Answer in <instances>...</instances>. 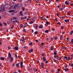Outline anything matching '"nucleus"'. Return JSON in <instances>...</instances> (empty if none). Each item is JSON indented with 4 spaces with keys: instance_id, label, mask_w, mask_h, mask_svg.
Returning a JSON list of instances; mask_svg holds the SVG:
<instances>
[{
    "instance_id": "obj_6",
    "label": "nucleus",
    "mask_w": 73,
    "mask_h": 73,
    "mask_svg": "<svg viewBox=\"0 0 73 73\" xmlns=\"http://www.w3.org/2000/svg\"><path fill=\"white\" fill-rule=\"evenodd\" d=\"M56 59L58 60H60L61 58V57L59 56L58 57H56Z\"/></svg>"
},
{
    "instance_id": "obj_15",
    "label": "nucleus",
    "mask_w": 73,
    "mask_h": 73,
    "mask_svg": "<svg viewBox=\"0 0 73 73\" xmlns=\"http://www.w3.org/2000/svg\"><path fill=\"white\" fill-rule=\"evenodd\" d=\"M15 12V10H11L9 11V12Z\"/></svg>"
},
{
    "instance_id": "obj_35",
    "label": "nucleus",
    "mask_w": 73,
    "mask_h": 73,
    "mask_svg": "<svg viewBox=\"0 0 73 73\" xmlns=\"http://www.w3.org/2000/svg\"><path fill=\"white\" fill-rule=\"evenodd\" d=\"M64 58H66V59H67V57L66 56H64Z\"/></svg>"
},
{
    "instance_id": "obj_27",
    "label": "nucleus",
    "mask_w": 73,
    "mask_h": 73,
    "mask_svg": "<svg viewBox=\"0 0 73 73\" xmlns=\"http://www.w3.org/2000/svg\"><path fill=\"white\" fill-rule=\"evenodd\" d=\"M27 26H28V24L27 23H25V27H27Z\"/></svg>"
},
{
    "instance_id": "obj_37",
    "label": "nucleus",
    "mask_w": 73,
    "mask_h": 73,
    "mask_svg": "<svg viewBox=\"0 0 73 73\" xmlns=\"http://www.w3.org/2000/svg\"><path fill=\"white\" fill-rule=\"evenodd\" d=\"M71 66L72 67H73V63L71 64Z\"/></svg>"
},
{
    "instance_id": "obj_64",
    "label": "nucleus",
    "mask_w": 73,
    "mask_h": 73,
    "mask_svg": "<svg viewBox=\"0 0 73 73\" xmlns=\"http://www.w3.org/2000/svg\"><path fill=\"white\" fill-rule=\"evenodd\" d=\"M13 73H17V72L16 71H15L14 72H13Z\"/></svg>"
},
{
    "instance_id": "obj_38",
    "label": "nucleus",
    "mask_w": 73,
    "mask_h": 73,
    "mask_svg": "<svg viewBox=\"0 0 73 73\" xmlns=\"http://www.w3.org/2000/svg\"><path fill=\"white\" fill-rule=\"evenodd\" d=\"M57 24H58V25H61V23H60V22H58L57 23Z\"/></svg>"
},
{
    "instance_id": "obj_36",
    "label": "nucleus",
    "mask_w": 73,
    "mask_h": 73,
    "mask_svg": "<svg viewBox=\"0 0 73 73\" xmlns=\"http://www.w3.org/2000/svg\"><path fill=\"white\" fill-rule=\"evenodd\" d=\"M41 44L42 46H43V45H44V43L43 42L41 43Z\"/></svg>"
},
{
    "instance_id": "obj_45",
    "label": "nucleus",
    "mask_w": 73,
    "mask_h": 73,
    "mask_svg": "<svg viewBox=\"0 0 73 73\" xmlns=\"http://www.w3.org/2000/svg\"><path fill=\"white\" fill-rule=\"evenodd\" d=\"M43 20H44V21H45V20H46V21H46V18H44L43 19Z\"/></svg>"
},
{
    "instance_id": "obj_16",
    "label": "nucleus",
    "mask_w": 73,
    "mask_h": 73,
    "mask_svg": "<svg viewBox=\"0 0 73 73\" xmlns=\"http://www.w3.org/2000/svg\"><path fill=\"white\" fill-rule=\"evenodd\" d=\"M65 4L66 5H69V3H68L67 1H66L65 2Z\"/></svg>"
},
{
    "instance_id": "obj_59",
    "label": "nucleus",
    "mask_w": 73,
    "mask_h": 73,
    "mask_svg": "<svg viewBox=\"0 0 73 73\" xmlns=\"http://www.w3.org/2000/svg\"><path fill=\"white\" fill-rule=\"evenodd\" d=\"M66 47H64L63 48V49H66Z\"/></svg>"
},
{
    "instance_id": "obj_21",
    "label": "nucleus",
    "mask_w": 73,
    "mask_h": 73,
    "mask_svg": "<svg viewBox=\"0 0 73 73\" xmlns=\"http://www.w3.org/2000/svg\"><path fill=\"white\" fill-rule=\"evenodd\" d=\"M70 59V57H68V58H67L66 60L67 61H69V60Z\"/></svg>"
},
{
    "instance_id": "obj_51",
    "label": "nucleus",
    "mask_w": 73,
    "mask_h": 73,
    "mask_svg": "<svg viewBox=\"0 0 73 73\" xmlns=\"http://www.w3.org/2000/svg\"><path fill=\"white\" fill-rule=\"evenodd\" d=\"M0 26H2V23L0 22Z\"/></svg>"
},
{
    "instance_id": "obj_22",
    "label": "nucleus",
    "mask_w": 73,
    "mask_h": 73,
    "mask_svg": "<svg viewBox=\"0 0 73 73\" xmlns=\"http://www.w3.org/2000/svg\"><path fill=\"white\" fill-rule=\"evenodd\" d=\"M34 22H33V21H31L29 22V24H33V23H34Z\"/></svg>"
},
{
    "instance_id": "obj_19",
    "label": "nucleus",
    "mask_w": 73,
    "mask_h": 73,
    "mask_svg": "<svg viewBox=\"0 0 73 73\" xmlns=\"http://www.w3.org/2000/svg\"><path fill=\"white\" fill-rule=\"evenodd\" d=\"M73 33V30L71 31L70 32V35H72Z\"/></svg>"
},
{
    "instance_id": "obj_10",
    "label": "nucleus",
    "mask_w": 73,
    "mask_h": 73,
    "mask_svg": "<svg viewBox=\"0 0 73 73\" xmlns=\"http://www.w3.org/2000/svg\"><path fill=\"white\" fill-rule=\"evenodd\" d=\"M54 54L55 56H56L57 55V52L56 51H54Z\"/></svg>"
},
{
    "instance_id": "obj_54",
    "label": "nucleus",
    "mask_w": 73,
    "mask_h": 73,
    "mask_svg": "<svg viewBox=\"0 0 73 73\" xmlns=\"http://www.w3.org/2000/svg\"><path fill=\"white\" fill-rule=\"evenodd\" d=\"M62 10H63L62 8H60V11H62Z\"/></svg>"
},
{
    "instance_id": "obj_60",
    "label": "nucleus",
    "mask_w": 73,
    "mask_h": 73,
    "mask_svg": "<svg viewBox=\"0 0 73 73\" xmlns=\"http://www.w3.org/2000/svg\"><path fill=\"white\" fill-rule=\"evenodd\" d=\"M73 57V54L71 55V57Z\"/></svg>"
},
{
    "instance_id": "obj_47",
    "label": "nucleus",
    "mask_w": 73,
    "mask_h": 73,
    "mask_svg": "<svg viewBox=\"0 0 73 73\" xmlns=\"http://www.w3.org/2000/svg\"><path fill=\"white\" fill-rule=\"evenodd\" d=\"M11 47L10 46H9L8 47V49H11Z\"/></svg>"
},
{
    "instance_id": "obj_5",
    "label": "nucleus",
    "mask_w": 73,
    "mask_h": 73,
    "mask_svg": "<svg viewBox=\"0 0 73 73\" xmlns=\"http://www.w3.org/2000/svg\"><path fill=\"white\" fill-rule=\"evenodd\" d=\"M64 21L66 22V23H69V19H66Z\"/></svg>"
},
{
    "instance_id": "obj_20",
    "label": "nucleus",
    "mask_w": 73,
    "mask_h": 73,
    "mask_svg": "<svg viewBox=\"0 0 73 73\" xmlns=\"http://www.w3.org/2000/svg\"><path fill=\"white\" fill-rule=\"evenodd\" d=\"M23 27V25L21 24L20 25V28H22Z\"/></svg>"
},
{
    "instance_id": "obj_4",
    "label": "nucleus",
    "mask_w": 73,
    "mask_h": 73,
    "mask_svg": "<svg viewBox=\"0 0 73 73\" xmlns=\"http://www.w3.org/2000/svg\"><path fill=\"white\" fill-rule=\"evenodd\" d=\"M33 49H31L29 50V53H31V52H33Z\"/></svg>"
},
{
    "instance_id": "obj_18",
    "label": "nucleus",
    "mask_w": 73,
    "mask_h": 73,
    "mask_svg": "<svg viewBox=\"0 0 73 73\" xmlns=\"http://www.w3.org/2000/svg\"><path fill=\"white\" fill-rule=\"evenodd\" d=\"M50 49L51 50H53V47L51 46Z\"/></svg>"
},
{
    "instance_id": "obj_23",
    "label": "nucleus",
    "mask_w": 73,
    "mask_h": 73,
    "mask_svg": "<svg viewBox=\"0 0 73 73\" xmlns=\"http://www.w3.org/2000/svg\"><path fill=\"white\" fill-rule=\"evenodd\" d=\"M62 35H61L60 36V40H62Z\"/></svg>"
},
{
    "instance_id": "obj_49",
    "label": "nucleus",
    "mask_w": 73,
    "mask_h": 73,
    "mask_svg": "<svg viewBox=\"0 0 73 73\" xmlns=\"http://www.w3.org/2000/svg\"><path fill=\"white\" fill-rule=\"evenodd\" d=\"M57 70L58 72H60V69L58 68L57 69Z\"/></svg>"
},
{
    "instance_id": "obj_62",
    "label": "nucleus",
    "mask_w": 73,
    "mask_h": 73,
    "mask_svg": "<svg viewBox=\"0 0 73 73\" xmlns=\"http://www.w3.org/2000/svg\"><path fill=\"white\" fill-rule=\"evenodd\" d=\"M42 57L44 56V54H42Z\"/></svg>"
},
{
    "instance_id": "obj_53",
    "label": "nucleus",
    "mask_w": 73,
    "mask_h": 73,
    "mask_svg": "<svg viewBox=\"0 0 73 73\" xmlns=\"http://www.w3.org/2000/svg\"><path fill=\"white\" fill-rule=\"evenodd\" d=\"M62 19H65V17H64V16L62 17Z\"/></svg>"
},
{
    "instance_id": "obj_55",
    "label": "nucleus",
    "mask_w": 73,
    "mask_h": 73,
    "mask_svg": "<svg viewBox=\"0 0 73 73\" xmlns=\"http://www.w3.org/2000/svg\"><path fill=\"white\" fill-rule=\"evenodd\" d=\"M68 13V15H70V12H69L68 13Z\"/></svg>"
},
{
    "instance_id": "obj_41",
    "label": "nucleus",
    "mask_w": 73,
    "mask_h": 73,
    "mask_svg": "<svg viewBox=\"0 0 73 73\" xmlns=\"http://www.w3.org/2000/svg\"><path fill=\"white\" fill-rule=\"evenodd\" d=\"M44 18V17H40V19H42Z\"/></svg>"
},
{
    "instance_id": "obj_44",
    "label": "nucleus",
    "mask_w": 73,
    "mask_h": 73,
    "mask_svg": "<svg viewBox=\"0 0 73 73\" xmlns=\"http://www.w3.org/2000/svg\"><path fill=\"white\" fill-rule=\"evenodd\" d=\"M57 16L58 17V16H60V14H57Z\"/></svg>"
},
{
    "instance_id": "obj_46",
    "label": "nucleus",
    "mask_w": 73,
    "mask_h": 73,
    "mask_svg": "<svg viewBox=\"0 0 73 73\" xmlns=\"http://www.w3.org/2000/svg\"><path fill=\"white\" fill-rule=\"evenodd\" d=\"M23 32H26V30H25V29H24L23 31Z\"/></svg>"
},
{
    "instance_id": "obj_8",
    "label": "nucleus",
    "mask_w": 73,
    "mask_h": 73,
    "mask_svg": "<svg viewBox=\"0 0 73 73\" xmlns=\"http://www.w3.org/2000/svg\"><path fill=\"white\" fill-rule=\"evenodd\" d=\"M42 58L44 61H46V58H45V56H44Z\"/></svg>"
},
{
    "instance_id": "obj_63",
    "label": "nucleus",
    "mask_w": 73,
    "mask_h": 73,
    "mask_svg": "<svg viewBox=\"0 0 73 73\" xmlns=\"http://www.w3.org/2000/svg\"><path fill=\"white\" fill-rule=\"evenodd\" d=\"M46 64L47 63H48V61H46L45 62Z\"/></svg>"
},
{
    "instance_id": "obj_39",
    "label": "nucleus",
    "mask_w": 73,
    "mask_h": 73,
    "mask_svg": "<svg viewBox=\"0 0 73 73\" xmlns=\"http://www.w3.org/2000/svg\"><path fill=\"white\" fill-rule=\"evenodd\" d=\"M71 43H72V42H73V39H71Z\"/></svg>"
},
{
    "instance_id": "obj_40",
    "label": "nucleus",
    "mask_w": 73,
    "mask_h": 73,
    "mask_svg": "<svg viewBox=\"0 0 73 73\" xmlns=\"http://www.w3.org/2000/svg\"><path fill=\"white\" fill-rule=\"evenodd\" d=\"M46 23L47 25H48V24H49V22H48V21L46 22Z\"/></svg>"
},
{
    "instance_id": "obj_25",
    "label": "nucleus",
    "mask_w": 73,
    "mask_h": 73,
    "mask_svg": "<svg viewBox=\"0 0 73 73\" xmlns=\"http://www.w3.org/2000/svg\"><path fill=\"white\" fill-rule=\"evenodd\" d=\"M38 33V31H36L35 33V35H37Z\"/></svg>"
},
{
    "instance_id": "obj_7",
    "label": "nucleus",
    "mask_w": 73,
    "mask_h": 73,
    "mask_svg": "<svg viewBox=\"0 0 73 73\" xmlns=\"http://www.w3.org/2000/svg\"><path fill=\"white\" fill-rule=\"evenodd\" d=\"M44 64L43 62H42L41 63L42 68H44Z\"/></svg>"
},
{
    "instance_id": "obj_42",
    "label": "nucleus",
    "mask_w": 73,
    "mask_h": 73,
    "mask_svg": "<svg viewBox=\"0 0 73 73\" xmlns=\"http://www.w3.org/2000/svg\"><path fill=\"white\" fill-rule=\"evenodd\" d=\"M14 27V25H13L12 27H11V29H13V27Z\"/></svg>"
},
{
    "instance_id": "obj_9",
    "label": "nucleus",
    "mask_w": 73,
    "mask_h": 73,
    "mask_svg": "<svg viewBox=\"0 0 73 73\" xmlns=\"http://www.w3.org/2000/svg\"><path fill=\"white\" fill-rule=\"evenodd\" d=\"M13 19L14 20H16V19H17V18L16 17H13Z\"/></svg>"
},
{
    "instance_id": "obj_12",
    "label": "nucleus",
    "mask_w": 73,
    "mask_h": 73,
    "mask_svg": "<svg viewBox=\"0 0 73 73\" xmlns=\"http://www.w3.org/2000/svg\"><path fill=\"white\" fill-rule=\"evenodd\" d=\"M39 28H41V29L43 28V26L42 25H40V26H39Z\"/></svg>"
},
{
    "instance_id": "obj_52",
    "label": "nucleus",
    "mask_w": 73,
    "mask_h": 73,
    "mask_svg": "<svg viewBox=\"0 0 73 73\" xmlns=\"http://www.w3.org/2000/svg\"><path fill=\"white\" fill-rule=\"evenodd\" d=\"M27 19V16H25L24 17V19Z\"/></svg>"
},
{
    "instance_id": "obj_50",
    "label": "nucleus",
    "mask_w": 73,
    "mask_h": 73,
    "mask_svg": "<svg viewBox=\"0 0 73 73\" xmlns=\"http://www.w3.org/2000/svg\"><path fill=\"white\" fill-rule=\"evenodd\" d=\"M2 10H3V12H4V10H5V8H3Z\"/></svg>"
},
{
    "instance_id": "obj_48",
    "label": "nucleus",
    "mask_w": 73,
    "mask_h": 73,
    "mask_svg": "<svg viewBox=\"0 0 73 73\" xmlns=\"http://www.w3.org/2000/svg\"><path fill=\"white\" fill-rule=\"evenodd\" d=\"M15 58H17V55L15 54Z\"/></svg>"
},
{
    "instance_id": "obj_29",
    "label": "nucleus",
    "mask_w": 73,
    "mask_h": 73,
    "mask_svg": "<svg viewBox=\"0 0 73 73\" xmlns=\"http://www.w3.org/2000/svg\"><path fill=\"white\" fill-rule=\"evenodd\" d=\"M20 65L19 64H16V66H17V67H19V66Z\"/></svg>"
},
{
    "instance_id": "obj_33",
    "label": "nucleus",
    "mask_w": 73,
    "mask_h": 73,
    "mask_svg": "<svg viewBox=\"0 0 73 73\" xmlns=\"http://www.w3.org/2000/svg\"><path fill=\"white\" fill-rule=\"evenodd\" d=\"M35 27L36 28V29H37V27H38V25H36Z\"/></svg>"
},
{
    "instance_id": "obj_58",
    "label": "nucleus",
    "mask_w": 73,
    "mask_h": 73,
    "mask_svg": "<svg viewBox=\"0 0 73 73\" xmlns=\"http://www.w3.org/2000/svg\"><path fill=\"white\" fill-rule=\"evenodd\" d=\"M36 42H38V40H36Z\"/></svg>"
},
{
    "instance_id": "obj_14",
    "label": "nucleus",
    "mask_w": 73,
    "mask_h": 73,
    "mask_svg": "<svg viewBox=\"0 0 73 73\" xmlns=\"http://www.w3.org/2000/svg\"><path fill=\"white\" fill-rule=\"evenodd\" d=\"M45 33H48V32H49V30H46L45 31Z\"/></svg>"
},
{
    "instance_id": "obj_28",
    "label": "nucleus",
    "mask_w": 73,
    "mask_h": 73,
    "mask_svg": "<svg viewBox=\"0 0 73 73\" xmlns=\"http://www.w3.org/2000/svg\"><path fill=\"white\" fill-rule=\"evenodd\" d=\"M13 24H14V25H15V21H13Z\"/></svg>"
},
{
    "instance_id": "obj_24",
    "label": "nucleus",
    "mask_w": 73,
    "mask_h": 73,
    "mask_svg": "<svg viewBox=\"0 0 73 73\" xmlns=\"http://www.w3.org/2000/svg\"><path fill=\"white\" fill-rule=\"evenodd\" d=\"M3 24L5 26H7V24L5 22H3Z\"/></svg>"
},
{
    "instance_id": "obj_43",
    "label": "nucleus",
    "mask_w": 73,
    "mask_h": 73,
    "mask_svg": "<svg viewBox=\"0 0 73 73\" xmlns=\"http://www.w3.org/2000/svg\"><path fill=\"white\" fill-rule=\"evenodd\" d=\"M22 9L23 11H25V10L24 9H25V8H24V7H22Z\"/></svg>"
},
{
    "instance_id": "obj_3",
    "label": "nucleus",
    "mask_w": 73,
    "mask_h": 73,
    "mask_svg": "<svg viewBox=\"0 0 73 73\" xmlns=\"http://www.w3.org/2000/svg\"><path fill=\"white\" fill-rule=\"evenodd\" d=\"M14 49L15 50H19V47L17 46L15 47Z\"/></svg>"
},
{
    "instance_id": "obj_61",
    "label": "nucleus",
    "mask_w": 73,
    "mask_h": 73,
    "mask_svg": "<svg viewBox=\"0 0 73 73\" xmlns=\"http://www.w3.org/2000/svg\"><path fill=\"white\" fill-rule=\"evenodd\" d=\"M0 11H1H1L3 12V10H2V9L0 10Z\"/></svg>"
},
{
    "instance_id": "obj_11",
    "label": "nucleus",
    "mask_w": 73,
    "mask_h": 73,
    "mask_svg": "<svg viewBox=\"0 0 73 73\" xmlns=\"http://www.w3.org/2000/svg\"><path fill=\"white\" fill-rule=\"evenodd\" d=\"M0 59H1V60H4L5 59V58H4V57H1L0 58Z\"/></svg>"
},
{
    "instance_id": "obj_57",
    "label": "nucleus",
    "mask_w": 73,
    "mask_h": 73,
    "mask_svg": "<svg viewBox=\"0 0 73 73\" xmlns=\"http://www.w3.org/2000/svg\"><path fill=\"white\" fill-rule=\"evenodd\" d=\"M61 28L62 29H64V27L63 26H62L61 27Z\"/></svg>"
},
{
    "instance_id": "obj_34",
    "label": "nucleus",
    "mask_w": 73,
    "mask_h": 73,
    "mask_svg": "<svg viewBox=\"0 0 73 73\" xmlns=\"http://www.w3.org/2000/svg\"><path fill=\"white\" fill-rule=\"evenodd\" d=\"M32 44H33V43L31 42L29 44V45L30 46H31V45H32Z\"/></svg>"
},
{
    "instance_id": "obj_13",
    "label": "nucleus",
    "mask_w": 73,
    "mask_h": 73,
    "mask_svg": "<svg viewBox=\"0 0 73 73\" xmlns=\"http://www.w3.org/2000/svg\"><path fill=\"white\" fill-rule=\"evenodd\" d=\"M23 63L21 62V67H22V66H23Z\"/></svg>"
},
{
    "instance_id": "obj_31",
    "label": "nucleus",
    "mask_w": 73,
    "mask_h": 73,
    "mask_svg": "<svg viewBox=\"0 0 73 73\" xmlns=\"http://www.w3.org/2000/svg\"><path fill=\"white\" fill-rule=\"evenodd\" d=\"M53 39H54V40H56L57 39V37H54L53 38Z\"/></svg>"
},
{
    "instance_id": "obj_1",
    "label": "nucleus",
    "mask_w": 73,
    "mask_h": 73,
    "mask_svg": "<svg viewBox=\"0 0 73 73\" xmlns=\"http://www.w3.org/2000/svg\"><path fill=\"white\" fill-rule=\"evenodd\" d=\"M8 55H9V57H8V58L9 59V60H10V59H11L10 60L11 62H12L13 59V58H12L11 57V53L9 52V53Z\"/></svg>"
},
{
    "instance_id": "obj_26",
    "label": "nucleus",
    "mask_w": 73,
    "mask_h": 73,
    "mask_svg": "<svg viewBox=\"0 0 73 73\" xmlns=\"http://www.w3.org/2000/svg\"><path fill=\"white\" fill-rule=\"evenodd\" d=\"M15 22H16V23H19V22L18 21H17V20H16L15 21Z\"/></svg>"
},
{
    "instance_id": "obj_56",
    "label": "nucleus",
    "mask_w": 73,
    "mask_h": 73,
    "mask_svg": "<svg viewBox=\"0 0 73 73\" xmlns=\"http://www.w3.org/2000/svg\"><path fill=\"white\" fill-rule=\"evenodd\" d=\"M25 13L26 14H28V11H26Z\"/></svg>"
},
{
    "instance_id": "obj_30",
    "label": "nucleus",
    "mask_w": 73,
    "mask_h": 73,
    "mask_svg": "<svg viewBox=\"0 0 73 73\" xmlns=\"http://www.w3.org/2000/svg\"><path fill=\"white\" fill-rule=\"evenodd\" d=\"M24 17H22L21 18V19L22 20H24Z\"/></svg>"
},
{
    "instance_id": "obj_2",
    "label": "nucleus",
    "mask_w": 73,
    "mask_h": 73,
    "mask_svg": "<svg viewBox=\"0 0 73 73\" xmlns=\"http://www.w3.org/2000/svg\"><path fill=\"white\" fill-rule=\"evenodd\" d=\"M19 6L18 5V4H16L14 6L13 8L14 9H16L17 8V7H19Z\"/></svg>"
},
{
    "instance_id": "obj_32",
    "label": "nucleus",
    "mask_w": 73,
    "mask_h": 73,
    "mask_svg": "<svg viewBox=\"0 0 73 73\" xmlns=\"http://www.w3.org/2000/svg\"><path fill=\"white\" fill-rule=\"evenodd\" d=\"M64 70H65V71H66V72H67V71H68V69H64Z\"/></svg>"
},
{
    "instance_id": "obj_17",
    "label": "nucleus",
    "mask_w": 73,
    "mask_h": 73,
    "mask_svg": "<svg viewBox=\"0 0 73 73\" xmlns=\"http://www.w3.org/2000/svg\"><path fill=\"white\" fill-rule=\"evenodd\" d=\"M28 70H32V68L30 67H29L28 68Z\"/></svg>"
}]
</instances>
